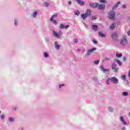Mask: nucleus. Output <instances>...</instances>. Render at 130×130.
Listing matches in <instances>:
<instances>
[{
    "mask_svg": "<svg viewBox=\"0 0 130 130\" xmlns=\"http://www.w3.org/2000/svg\"><path fill=\"white\" fill-rule=\"evenodd\" d=\"M105 60H110V58H108V57H106L105 58Z\"/></svg>",
    "mask_w": 130,
    "mask_h": 130,
    "instance_id": "40",
    "label": "nucleus"
},
{
    "mask_svg": "<svg viewBox=\"0 0 130 130\" xmlns=\"http://www.w3.org/2000/svg\"><path fill=\"white\" fill-rule=\"evenodd\" d=\"M127 44V40H126V38L125 36L123 37L122 39L120 41V45H125Z\"/></svg>",
    "mask_w": 130,
    "mask_h": 130,
    "instance_id": "2",
    "label": "nucleus"
},
{
    "mask_svg": "<svg viewBox=\"0 0 130 130\" xmlns=\"http://www.w3.org/2000/svg\"><path fill=\"white\" fill-rule=\"evenodd\" d=\"M99 36H100V37H105V35L103 34V33H102L101 32H99Z\"/></svg>",
    "mask_w": 130,
    "mask_h": 130,
    "instance_id": "20",
    "label": "nucleus"
},
{
    "mask_svg": "<svg viewBox=\"0 0 130 130\" xmlns=\"http://www.w3.org/2000/svg\"><path fill=\"white\" fill-rule=\"evenodd\" d=\"M63 86H64V84H60L59 85V88L60 89V88H61V87H63Z\"/></svg>",
    "mask_w": 130,
    "mask_h": 130,
    "instance_id": "35",
    "label": "nucleus"
},
{
    "mask_svg": "<svg viewBox=\"0 0 130 130\" xmlns=\"http://www.w3.org/2000/svg\"><path fill=\"white\" fill-rule=\"evenodd\" d=\"M120 4V2H118V3H117V4L115 5V6H114L112 9L113 10H115L116 8H117L118 7V5H119Z\"/></svg>",
    "mask_w": 130,
    "mask_h": 130,
    "instance_id": "17",
    "label": "nucleus"
},
{
    "mask_svg": "<svg viewBox=\"0 0 130 130\" xmlns=\"http://www.w3.org/2000/svg\"><path fill=\"white\" fill-rule=\"evenodd\" d=\"M9 121L11 122H14V119H13L12 117L9 118Z\"/></svg>",
    "mask_w": 130,
    "mask_h": 130,
    "instance_id": "30",
    "label": "nucleus"
},
{
    "mask_svg": "<svg viewBox=\"0 0 130 130\" xmlns=\"http://www.w3.org/2000/svg\"><path fill=\"white\" fill-rule=\"evenodd\" d=\"M126 7V6H125V5H122V8H123V9H125Z\"/></svg>",
    "mask_w": 130,
    "mask_h": 130,
    "instance_id": "41",
    "label": "nucleus"
},
{
    "mask_svg": "<svg viewBox=\"0 0 130 130\" xmlns=\"http://www.w3.org/2000/svg\"><path fill=\"white\" fill-rule=\"evenodd\" d=\"M59 35H62V31H61V30L59 31Z\"/></svg>",
    "mask_w": 130,
    "mask_h": 130,
    "instance_id": "39",
    "label": "nucleus"
},
{
    "mask_svg": "<svg viewBox=\"0 0 130 130\" xmlns=\"http://www.w3.org/2000/svg\"><path fill=\"white\" fill-rule=\"evenodd\" d=\"M53 34H54V36H55V37H56V38H60L59 35H58V33L56 32V31H54Z\"/></svg>",
    "mask_w": 130,
    "mask_h": 130,
    "instance_id": "16",
    "label": "nucleus"
},
{
    "mask_svg": "<svg viewBox=\"0 0 130 130\" xmlns=\"http://www.w3.org/2000/svg\"><path fill=\"white\" fill-rule=\"evenodd\" d=\"M101 69L103 71V72H109L110 70L109 69H105V68H104V67H103V66H101Z\"/></svg>",
    "mask_w": 130,
    "mask_h": 130,
    "instance_id": "18",
    "label": "nucleus"
},
{
    "mask_svg": "<svg viewBox=\"0 0 130 130\" xmlns=\"http://www.w3.org/2000/svg\"><path fill=\"white\" fill-rule=\"evenodd\" d=\"M44 5L45 7H48L49 6V3H48V2H45Z\"/></svg>",
    "mask_w": 130,
    "mask_h": 130,
    "instance_id": "27",
    "label": "nucleus"
},
{
    "mask_svg": "<svg viewBox=\"0 0 130 130\" xmlns=\"http://www.w3.org/2000/svg\"><path fill=\"white\" fill-rule=\"evenodd\" d=\"M50 21H51V22H53V23H54V24H57V22H56V20H53V19L52 20H50Z\"/></svg>",
    "mask_w": 130,
    "mask_h": 130,
    "instance_id": "31",
    "label": "nucleus"
},
{
    "mask_svg": "<svg viewBox=\"0 0 130 130\" xmlns=\"http://www.w3.org/2000/svg\"><path fill=\"white\" fill-rule=\"evenodd\" d=\"M109 111H110L111 112H112V111H113V108H110L109 109Z\"/></svg>",
    "mask_w": 130,
    "mask_h": 130,
    "instance_id": "36",
    "label": "nucleus"
},
{
    "mask_svg": "<svg viewBox=\"0 0 130 130\" xmlns=\"http://www.w3.org/2000/svg\"><path fill=\"white\" fill-rule=\"evenodd\" d=\"M56 17H58V14L57 13H55L52 16L50 19V21H52L53 19H54V18H56Z\"/></svg>",
    "mask_w": 130,
    "mask_h": 130,
    "instance_id": "11",
    "label": "nucleus"
},
{
    "mask_svg": "<svg viewBox=\"0 0 130 130\" xmlns=\"http://www.w3.org/2000/svg\"><path fill=\"white\" fill-rule=\"evenodd\" d=\"M110 29L113 30L114 28H115V26H114V23H112V24L110 26Z\"/></svg>",
    "mask_w": 130,
    "mask_h": 130,
    "instance_id": "24",
    "label": "nucleus"
},
{
    "mask_svg": "<svg viewBox=\"0 0 130 130\" xmlns=\"http://www.w3.org/2000/svg\"><path fill=\"white\" fill-rule=\"evenodd\" d=\"M114 61H116L117 62V63H118L119 64L120 66H121L122 63H121V62H120V61L119 60L115 59L114 60Z\"/></svg>",
    "mask_w": 130,
    "mask_h": 130,
    "instance_id": "19",
    "label": "nucleus"
},
{
    "mask_svg": "<svg viewBox=\"0 0 130 130\" xmlns=\"http://www.w3.org/2000/svg\"><path fill=\"white\" fill-rule=\"evenodd\" d=\"M55 47L56 48V49H59L60 48V46L58 45L57 41L55 42Z\"/></svg>",
    "mask_w": 130,
    "mask_h": 130,
    "instance_id": "13",
    "label": "nucleus"
},
{
    "mask_svg": "<svg viewBox=\"0 0 130 130\" xmlns=\"http://www.w3.org/2000/svg\"><path fill=\"white\" fill-rule=\"evenodd\" d=\"M100 2L102 4H105V3H106V1L105 0H100Z\"/></svg>",
    "mask_w": 130,
    "mask_h": 130,
    "instance_id": "28",
    "label": "nucleus"
},
{
    "mask_svg": "<svg viewBox=\"0 0 130 130\" xmlns=\"http://www.w3.org/2000/svg\"><path fill=\"white\" fill-rule=\"evenodd\" d=\"M110 80H111V78H108L107 79V81H106V84H107V85H109V81H110Z\"/></svg>",
    "mask_w": 130,
    "mask_h": 130,
    "instance_id": "25",
    "label": "nucleus"
},
{
    "mask_svg": "<svg viewBox=\"0 0 130 130\" xmlns=\"http://www.w3.org/2000/svg\"><path fill=\"white\" fill-rule=\"evenodd\" d=\"M129 116H130V113H129Z\"/></svg>",
    "mask_w": 130,
    "mask_h": 130,
    "instance_id": "50",
    "label": "nucleus"
},
{
    "mask_svg": "<svg viewBox=\"0 0 130 130\" xmlns=\"http://www.w3.org/2000/svg\"><path fill=\"white\" fill-rule=\"evenodd\" d=\"M69 27H70L69 25H63V24H61L59 25V27L60 28V29H63V28H65L66 29H68V28H69Z\"/></svg>",
    "mask_w": 130,
    "mask_h": 130,
    "instance_id": "8",
    "label": "nucleus"
},
{
    "mask_svg": "<svg viewBox=\"0 0 130 130\" xmlns=\"http://www.w3.org/2000/svg\"><path fill=\"white\" fill-rule=\"evenodd\" d=\"M99 60H96V61H94V64H99Z\"/></svg>",
    "mask_w": 130,
    "mask_h": 130,
    "instance_id": "29",
    "label": "nucleus"
},
{
    "mask_svg": "<svg viewBox=\"0 0 130 130\" xmlns=\"http://www.w3.org/2000/svg\"><path fill=\"white\" fill-rule=\"evenodd\" d=\"M123 60H126V58H125V57H123Z\"/></svg>",
    "mask_w": 130,
    "mask_h": 130,
    "instance_id": "45",
    "label": "nucleus"
},
{
    "mask_svg": "<svg viewBox=\"0 0 130 130\" xmlns=\"http://www.w3.org/2000/svg\"><path fill=\"white\" fill-rule=\"evenodd\" d=\"M89 6L90 7H91V8H96L98 7V6H99V4L97 3H90Z\"/></svg>",
    "mask_w": 130,
    "mask_h": 130,
    "instance_id": "6",
    "label": "nucleus"
},
{
    "mask_svg": "<svg viewBox=\"0 0 130 130\" xmlns=\"http://www.w3.org/2000/svg\"><path fill=\"white\" fill-rule=\"evenodd\" d=\"M116 56L118 58L121 57L122 56V54L116 53Z\"/></svg>",
    "mask_w": 130,
    "mask_h": 130,
    "instance_id": "22",
    "label": "nucleus"
},
{
    "mask_svg": "<svg viewBox=\"0 0 130 130\" xmlns=\"http://www.w3.org/2000/svg\"><path fill=\"white\" fill-rule=\"evenodd\" d=\"M117 38V34L116 32H113L112 34V39L114 40V39H116Z\"/></svg>",
    "mask_w": 130,
    "mask_h": 130,
    "instance_id": "10",
    "label": "nucleus"
},
{
    "mask_svg": "<svg viewBox=\"0 0 130 130\" xmlns=\"http://www.w3.org/2000/svg\"><path fill=\"white\" fill-rule=\"evenodd\" d=\"M98 9L99 10H101L102 11L103 10H105V5H100L98 6Z\"/></svg>",
    "mask_w": 130,
    "mask_h": 130,
    "instance_id": "7",
    "label": "nucleus"
},
{
    "mask_svg": "<svg viewBox=\"0 0 130 130\" xmlns=\"http://www.w3.org/2000/svg\"><path fill=\"white\" fill-rule=\"evenodd\" d=\"M128 76L130 78V70H129V71H128Z\"/></svg>",
    "mask_w": 130,
    "mask_h": 130,
    "instance_id": "42",
    "label": "nucleus"
},
{
    "mask_svg": "<svg viewBox=\"0 0 130 130\" xmlns=\"http://www.w3.org/2000/svg\"><path fill=\"white\" fill-rule=\"evenodd\" d=\"M74 14L76 16H79V15H80V12H79L78 10H77L75 12H74Z\"/></svg>",
    "mask_w": 130,
    "mask_h": 130,
    "instance_id": "21",
    "label": "nucleus"
},
{
    "mask_svg": "<svg viewBox=\"0 0 130 130\" xmlns=\"http://www.w3.org/2000/svg\"><path fill=\"white\" fill-rule=\"evenodd\" d=\"M33 17H36V16H37V12L36 11L34 13L33 15H32Z\"/></svg>",
    "mask_w": 130,
    "mask_h": 130,
    "instance_id": "32",
    "label": "nucleus"
},
{
    "mask_svg": "<svg viewBox=\"0 0 130 130\" xmlns=\"http://www.w3.org/2000/svg\"><path fill=\"white\" fill-rule=\"evenodd\" d=\"M121 79H122V80H125L126 79V76H125V75L122 76H121Z\"/></svg>",
    "mask_w": 130,
    "mask_h": 130,
    "instance_id": "26",
    "label": "nucleus"
},
{
    "mask_svg": "<svg viewBox=\"0 0 130 130\" xmlns=\"http://www.w3.org/2000/svg\"><path fill=\"white\" fill-rule=\"evenodd\" d=\"M122 95L123 96H127V95H128V92H127L126 91H124V92H123Z\"/></svg>",
    "mask_w": 130,
    "mask_h": 130,
    "instance_id": "23",
    "label": "nucleus"
},
{
    "mask_svg": "<svg viewBox=\"0 0 130 130\" xmlns=\"http://www.w3.org/2000/svg\"><path fill=\"white\" fill-rule=\"evenodd\" d=\"M111 81L113 84H118V79L115 77L111 78Z\"/></svg>",
    "mask_w": 130,
    "mask_h": 130,
    "instance_id": "4",
    "label": "nucleus"
},
{
    "mask_svg": "<svg viewBox=\"0 0 130 130\" xmlns=\"http://www.w3.org/2000/svg\"><path fill=\"white\" fill-rule=\"evenodd\" d=\"M129 20H130V17H129Z\"/></svg>",
    "mask_w": 130,
    "mask_h": 130,
    "instance_id": "51",
    "label": "nucleus"
},
{
    "mask_svg": "<svg viewBox=\"0 0 130 130\" xmlns=\"http://www.w3.org/2000/svg\"><path fill=\"white\" fill-rule=\"evenodd\" d=\"M92 29L94 30V31H97V30H98V26L96 25H92Z\"/></svg>",
    "mask_w": 130,
    "mask_h": 130,
    "instance_id": "12",
    "label": "nucleus"
},
{
    "mask_svg": "<svg viewBox=\"0 0 130 130\" xmlns=\"http://www.w3.org/2000/svg\"><path fill=\"white\" fill-rule=\"evenodd\" d=\"M15 25L16 26H17V22H15Z\"/></svg>",
    "mask_w": 130,
    "mask_h": 130,
    "instance_id": "48",
    "label": "nucleus"
},
{
    "mask_svg": "<svg viewBox=\"0 0 130 130\" xmlns=\"http://www.w3.org/2000/svg\"><path fill=\"white\" fill-rule=\"evenodd\" d=\"M44 54L45 57H48V54H47V53L45 52Z\"/></svg>",
    "mask_w": 130,
    "mask_h": 130,
    "instance_id": "34",
    "label": "nucleus"
},
{
    "mask_svg": "<svg viewBox=\"0 0 130 130\" xmlns=\"http://www.w3.org/2000/svg\"><path fill=\"white\" fill-rule=\"evenodd\" d=\"M120 118V120H121V121H122L123 124H124V125H126V122H125V121H124V119H123V117L121 116Z\"/></svg>",
    "mask_w": 130,
    "mask_h": 130,
    "instance_id": "15",
    "label": "nucleus"
},
{
    "mask_svg": "<svg viewBox=\"0 0 130 130\" xmlns=\"http://www.w3.org/2000/svg\"><path fill=\"white\" fill-rule=\"evenodd\" d=\"M122 130L125 129V127H123V128H122Z\"/></svg>",
    "mask_w": 130,
    "mask_h": 130,
    "instance_id": "47",
    "label": "nucleus"
},
{
    "mask_svg": "<svg viewBox=\"0 0 130 130\" xmlns=\"http://www.w3.org/2000/svg\"><path fill=\"white\" fill-rule=\"evenodd\" d=\"M76 2L79 4V5H80V6H84V4H85L84 2L81 1V0H76Z\"/></svg>",
    "mask_w": 130,
    "mask_h": 130,
    "instance_id": "14",
    "label": "nucleus"
},
{
    "mask_svg": "<svg viewBox=\"0 0 130 130\" xmlns=\"http://www.w3.org/2000/svg\"><path fill=\"white\" fill-rule=\"evenodd\" d=\"M96 19V16H93L92 17V20H95Z\"/></svg>",
    "mask_w": 130,
    "mask_h": 130,
    "instance_id": "37",
    "label": "nucleus"
},
{
    "mask_svg": "<svg viewBox=\"0 0 130 130\" xmlns=\"http://www.w3.org/2000/svg\"><path fill=\"white\" fill-rule=\"evenodd\" d=\"M114 17H115V13L114 12L111 11L108 14V17L110 20H113Z\"/></svg>",
    "mask_w": 130,
    "mask_h": 130,
    "instance_id": "3",
    "label": "nucleus"
},
{
    "mask_svg": "<svg viewBox=\"0 0 130 130\" xmlns=\"http://www.w3.org/2000/svg\"><path fill=\"white\" fill-rule=\"evenodd\" d=\"M92 42L94 44H97L98 43V42L96 41V40H94V39L92 40Z\"/></svg>",
    "mask_w": 130,
    "mask_h": 130,
    "instance_id": "33",
    "label": "nucleus"
},
{
    "mask_svg": "<svg viewBox=\"0 0 130 130\" xmlns=\"http://www.w3.org/2000/svg\"><path fill=\"white\" fill-rule=\"evenodd\" d=\"M1 119H4L5 118V116L4 115H1Z\"/></svg>",
    "mask_w": 130,
    "mask_h": 130,
    "instance_id": "38",
    "label": "nucleus"
},
{
    "mask_svg": "<svg viewBox=\"0 0 130 130\" xmlns=\"http://www.w3.org/2000/svg\"><path fill=\"white\" fill-rule=\"evenodd\" d=\"M90 15H91V10H87L86 13L81 15V18H82L83 20H86V18Z\"/></svg>",
    "mask_w": 130,
    "mask_h": 130,
    "instance_id": "1",
    "label": "nucleus"
},
{
    "mask_svg": "<svg viewBox=\"0 0 130 130\" xmlns=\"http://www.w3.org/2000/svg\"><path fill=\"white\" fill-rule=\"evenodd\" d=\"M0 113H1V111H0Z\"/></svg>",
    "mask_w": 130,
    "mask_h": 130,
    "instance_id": "52",
    "label": "nucleus"
},
{
    "mask_svg": "<svg viewBox=\"0 0 130 130\" xmlns=\"http://www.w3.org/2000/svg\"><path fill=\"white\" fill-rule=\"evenodd\" d=\"M127 34L129 36H130V31H128Z\"/></svg>",
    "mask_w": 130,
    "mask_h": 130,
    "instance_id": "46",
    "label": "nucleus"
},
{
    "mask_svg": "<svg viewBox=\"0 0 130 130\" xmlns=\"http://www.w3.org/2000/svg\"><path fill=\"white\" fill-rule=\"evenodd\" d=\"M68 5H72V2L69 1V2H68Z\"/></svg>",
    "mask_w": 130,
    "mask_h": 130,
    "instance_id": "44",
    "label": "nucleus"
},
{
    "mask_svg": "<svg viewBox=\"0 0 130 130\" xmlns=\"http://www.w3.org/2000/svg\"><path fill=\"white\" fill-rule=\"evenodd\" d=\"M75 43H77L78 42V39H76L75 40Z\"/></svg>",
    "mask_w": 130,
    "mask_h": 130,
    "instance_id": "43",
    "label": "nucleus"
},
{
    "mask_svg": "<svg viewBox=\"0 0 130 130\" xmlns=\"http://www.w3.org/2000/svg\"><path fill=\"white\" fill-rule=\"evenodd\" d=\"M94 50H96V48H93L92 49L88 50V54H91V53H93V52H94Z\"/></svg>",
    "mask_w": 130,
    "mask_h": 130,
    "instance_id": "9",
    "label": "nucleus"
},
{
    "mask_svg": "<svg viewBox=\"0 0 130 130\" xmlns=\"http://www.w3.org/2000/svg\"><path fill=\"white\" fill-rule=\"evenodd\" d=\"M112 69L115 73H117L118 72V69L116 68V64H115V63H113L112 64Z\"/></svg>",
    "mask_w": 130,
    "mask_h": 130,
    "instance_id": "5",
    "label": "nucleus"
},
{
    "mask_svg": "<svg viewBox=\"0 0 130 130\" xmlns=\"http://www.w3.org/2000/svg\"><path fill=\"white\" fill-rule=\"evenodd\" d=\"M78 51H80V49H78Z\"/></svg>",
    "mask_w": 130,
    "mask_h": 130,
    "instance_id": "49",
    "label": "nucleus"
}]
</instances>
